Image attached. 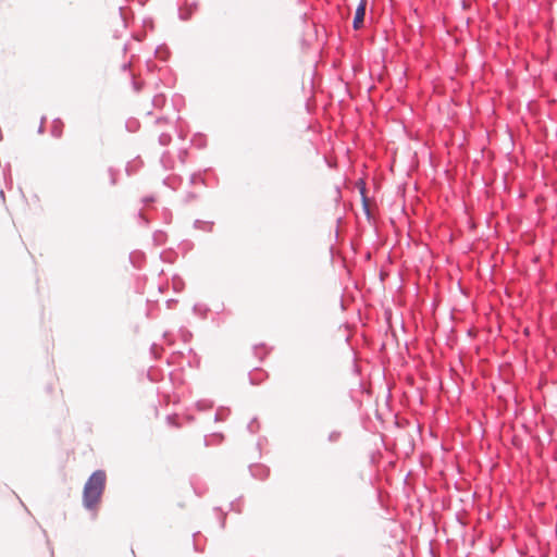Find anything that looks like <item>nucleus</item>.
Returning <instances> with one entry per match:
<instances>
[{"label": "nucleus", "instance_id": "f257e3e1", "mask_svg": "<svg viewBox=\"0 0 557 557\" xmlns=\"http://www.w3.org/2000/svg\"><path fill=\"white\" fill-rule=\"evenodd\" d=\"M106 480V472L102 470H97L89 476L83 492V502L86 508L95 509L97 507L104 491Z\"/></svg>", "mask_w": 557, "mask_h": 557}, {"label": "nucleus", "instance_id": "f03ea898", "mask_svg": "<svg viewBox=\"0 0 557 557\" xmlns=\"http://www.w3.org/2000/svg\"><path fill=\"white\" fill-rule=\"evenodd\" d=\"M366 5H367V0H360V3L357 7L355 16H354V28L355 29H359L363 25L364 15H366Z\"/></svg>", "mask_w": 557, "mask_h": 557}, {"label": "nucleus", "instance_id": "7ed1b4c3", "mask_svg": "<svg viewBox=\"0 0 557 557\" xmlns=\"http://www.w3.org/2000/svg\"><path fill=\"white\" fill-rule=\"evenodd\" d=\"M62 127H63V124L61 122H58L54 126H53V135L57 136V137H60L61 134H62Z\"/></svg>", "mask_w": 557, "mask_h": 557}, {"label": "nucleus", "instance_id": "20e7f679", "mask_svg": "<svg viewBox=\"0 0 557 557\" xmlns=\"http://www.w3.org/2000/svg\"><path fill=\"white\" fill-rule=\"evenodd\" d=\"M47 392L49 394H62V389L58 388L57 384H51L49 386H47Z\"/></svg>", "mask_w": 557, "mask_h": 557}]
</instances>
